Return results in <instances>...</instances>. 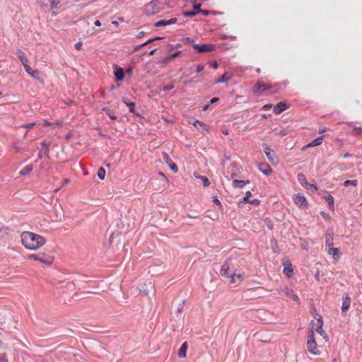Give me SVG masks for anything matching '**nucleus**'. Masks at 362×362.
I'll list each match as a JSON object with an SVG mask.
<instances>
[{"mask_svg": "<svg viewBox=\"0 0 362 362\" xmlns=\"http://www.w3.org/2000/svg\"><path fill=\"white\" fill-rule=\"evenodd\" d=\"M21 238L23 245L30 250H36L46 243L44 237L29 231L23 232Z\"/></svg>", "mask_w": 362, "mask_h": 362, "instance_id": "obj_1", "label": "nucleus"}, {"mask_svg": "<svg viewBox=\"0 0 362 362\" xmlns=\"http://www.w3.org/2000/svg\"><path fill=\"white\" fill-rule=\"evenodd\" d=\"M235 271L236 270H234L233 260L231 258H228L221 266L220 273L221 276L229 278V282L231 284H233L237 282V280H238V281H242L243 279V274H237Z\"/></svg>", "mask_w": 362, "mask_h": 362, "instance_id": "obj_2", "label": "nucleus"}, {"mask_svg": "<svg viewBox=\"0 0 362 362\" xmlns=\"http://www.w3.org/2000/svg\"><path fill=\"white\" fill-rule=\"evenodd\" d=\"M315 318L316 319L317 322H315L314 321H311L310 325L311 327H314V331L315 330L317 332H318L326 341H328V335L325 332V331L323 329V320L322 317L319 314H316V316H315Z\"/></svg>", "mask_w": 362, "mask_h": 362, "instance_id": "obj_3", "label": "nucleus"}, {"mask_svg": "<svg viewBox=\"0 0 362 362\" xmlns=\"http://www.w3.org/2000/svg\"><path fill=\"white\" fill-rule=\"evenodd\" d=\"M163 9V6L158 0H153L145 6V12L148 16L154 15Z\"/></svg>", "mask_w": 362, "mask_h": 362, "instance_id": "obj_4", "label": "nucleus"}, {"mask_svg": "<svg viewBox=\"0 0 362 362\" xmlns=\"http://www.w3.org/2000/svg\"><path fill=\"white\" fill-rule=\"evenodd\" d=\"M307 346L308 351L313 355H319L320 352L317 348V343L314 337V327H310L308 332L307 341Z\"/></svg>", "mask_w": 362, "mask_h": 362, "instance_id": "obj_5", "label": "nucleus"}, {"mask_svg": "<svg viewBox=\"0 0 362 362\" xmlns=\"http://www.w3.org/2000/svg\"><path fill=\"white\" fill-rule=\"evenodd\" d=\"M28 259H34L47 265L52 263V257L45 253L33 254L28 256Z\"/></svg>", "mask_w": 362, "mask_h": 362, "instance_id": "obj_6", "label": "nucleus"}, {"mask_svg": "<svg viewBox=\"0 0 362 362\" xmlns=\"http://www.w3.org/2000/svg\"><path fill=\"white\" fill-rule=\"evenodd\" d=\"M192 47L199 53L209 52L215 49V45L213 44H193Z\"/></svg>", "mask_w": 362, "mask_h": 362, "instance_id": "obj_7", "label": "nucleus"}, {"mask_svg": "<svg viewBox=\"0 0 362 362\" xmlns=\"http://www.w3.org/2000/svg\"><path fill=\"white\" fill-rule=\"evenodd\" d=\"M25 71L33 78L42 82L40 72L38 70H33L28 64L24 67Z\"/></svg>", "mask_w": 362, "mask_h": 362, "instance_id": "obj_8", "label": "nucleus"}, {"mask_svg": "<svg viewBox=\"0 0 362 362\" xmlns=\"http://www.w3.org/2000/svg\"><path fill=\"white\" fill-rule=\"evenodd\" d=\"M270 88V86L265 83H261L259 82H257L253 88V93L257 95H262L263 93L268 90Z\"/></svg>", "mask_w": 362, "mask_h": 362, "instance_id": "obj_9", "label": "nucleus"}, {"mask_svg": "<svg viewBox=\"0 0 362 362\" xmlns=\"http://www.w3.org/2000/svg\"><path fill=\"white\" fill-rule=\"evenodd\" d=\"M351 305V298L348 293L344 294L342 297V305H341V313L343 315L346 314V312L349 308Z\"/></svg>", "mask_w": 362, "mask_h": 362, "instance_id": "obj_10", "label": "nucleus"}, {"mask_svg": "<svg viewBox=\"0 0 362 362\" xmlns=\"http://www.w3.org/2000/svg\"><path fill=\"white\" fill-rule=\"evenodd\" d=\"M139 290L141 293H144V295H148L150 292L153 291V286L151 284V282L144 283L142 284H140L138 287Z\"/></svg>", "mask_w": 362, "mask_h": 362, "instance_id": "obj_11", "label": "nucleus"}, {"mask_svg": "<svg viewBox=\"0 0 362 362\" xmlns=\"http://www.w3.org/2000/svg\"><path fill=\"white\" fill-rule=\"evenodd\" d=\"M298 182L303 185L305 187H310V188L313 189L314 191H316L317 190V187L316 185H312V184H309L307 181V179L305 177V176L303 174H298Z\"/></svg>", "mask_w": 362, "mask_h": 362, "instance_id": "obj_12", "label": "nucleus"}, {"mask_svg": "<svg viewBox=\"0 0 362 362\" xmlns=\"http://www.w3.org/2000/svg\"><path fill=\"white\" fill-rule=\"evenodd\" d=\"M293 200L295 203L300 207L304 208L307 206V201L303 195H300V194H296L294 196Z\"/></svg>", "mask_w": 362, "mask_h": 362, "instance_id": "obj_13", "label": "nucleus"}, {"mask_svg": "<svg viewBox=\"0 0 362 362\" xmlns=\"http://www.w3.org/2000/svg\"><path fill=\"white\" fill-rule=\"evenodd\" d=\"M264 151L269 160H270L272 163H274L276 161V157L275 156V152L273 150L267 146L264 148Z\"/></svg>", "mask_w": 362, "mask_h": 362, "instance_id": "obj_14", "label": "nucleus"}, {"mask_svg": "<svg viewBox=\"0 0 362 362\" xmlns=\"http://www.w3.org/2000/svg\"><path fill=\"white\" fill-rule=\"evenodd\" d=\"M16 55H17L18 58L20 59V61L21 62V63L23 64L24 67H25V66L28 65V59L27 58L25 54L21 49H18L16 51Z\"/></svg>", "mask_w": 362, "mask_h": 362, "instance_id": "obj_15", "label": "nucleus"}, {"mask_svg": "<svg viewBox=\"0 0 362 362\" xmlns=\"http://www.w3.org/2000/svg\"><path fill=\"white\" fill-rule=\"evenodd\" d=\"M177 20L176 18H173L168 21L160 20V21H158L157 23H156L155 26L156 27H162V26H165L168 25L174 24L177 22Z\"/></svg>", "mask_w": 362, "mask_h": 362, "instance_id": "obj_16", "label": "nucleus"}, {"mask_svg": "<svg viewBox=\"0 0 362 362\" xmlns=\"http://www.w3.org/2000/svg\"><path fill=\"white\" fill-rule=\"evenodd\" d=\"M115 76L117 81H121L124 78V70L117 66H115L114 71Z\"/></svg>", "mask_w": 362, "mask_h": 362, "instance_id": "obj_17", "label": "nucleus"}, {"mask_svg": "<svg viewBox=\"0 0 362 362\" xmlns=\"http://www.w3.org/2000/svg\"><path fill=\"white\" fill-rule=\"evenodd\" d=\"M322 140H323V136H320L315 139L314 140H313L311 142H310L307 145H305L303 147V149H305L307 148L314 147V146H319L320 144H322Z\"/></svg>", "mask_w": 362, "mask_h": 362, "instance_id": "obj_18", "label": "nucleus"}, {"mask_svg": "<svg viewBox=\"0 0 362 362\" xmlns=\"http://www.w3.org/2000/svg\"><path fill=\"white\" fill-rule=\"evenodd\" d=\"M258 169L264 175H269L272 173V168L267 163H260L258 165Z\"/></svg>", "mask_w": 362, "mask_h": 362, "instance_id": "obj_19", "label": "nucleus"}, {"mask_svg": "<svg viewBox=\"0 0 362 362\" xmlns=\"http://www.w3.org/2000/svg\"><path fill=\"white\" fill-rule=\"evenodd\" d=\"M283 291L286 297L292 298L295 301H298L299 298L295 293H293V290L288 288H285Z\"/></svg>", "mask_w": 362, "mask_h": 362, "instance_id": "obj_20", "label": "nucleus"}, {"mask_svg": "<svg viewBox=\"0 0 362 362\" xmlns=\"http://www.w3.org/2000/svg\"><path fill=\"white\" fill-rule=\"evenodd\" d=\"M287 108V106L285 103L280 102L277 103L274 107V112L276 114H280L284 110H285Z\"/></svg>", "mask_w": 362, "mask_h": 362, "instance_id": "obj_21", "label": "nucleus"}, {"mask_svg": "<svg viewBox=\"0 0 362 362\" xmlns=\"http://www.w3.org/2000/svg\"><path fill=\"white\" fill-rule=\"evenodd\" d=\"M187 347H188V345H187V341L184 342L182 344V346L180 348L179 351H178L179 357H180V358H185L186 357V352H187Z\"/></svg>", "mask_w": 362, "mask_h": 362, "instance_id": "obj_22", "label": "nucleus"}, {"mask_svg": "<svg viewBox=\"0 0 362 362\" xmlns=\"http://www.w3.org/2000/svg\"><path fill=\"white\" fill-rule=\"evenodd\" d=\"M230 78H231V74L228 72H225L222 75L221 77H220L219 78L217 79V81H216V83L227 82L228 81L230 80Z\"/></svg>", "mask_w": 362, "mask_h": 362, "instance_id": "obj_23", "label": "nucleus"}, {"mask_svg": "<svg viewBox=\"0 0 362 362\" xmlns=\"http://www.w3.org/2000/svg\"><path fill=\"white\" fill-rule=\"evenodd\" d=\"M250 182L248 180H235L233 182V187L235 188H243L246 184H248Z\"/></svg>", "mask_w": 362, "mask_h": 362, "instance_id": "obj_24", "label": "nucleus"}, {"mask_svg": "<svg viewBox=\"0 0 362 362\" xmlns=\"http://www.w3.org/2000/svg\"><path fill=\"white\" fill-rule=\"evenodd\" d=\"M283 273L284 275H286L288 277H290L293 274V269L291 267V264L290 262L288 263V264L285 265Z\"/></svg>", "mask_w": 362, "mask_h": 362, "instance_id": "obj_25", "label": "nucleus"}, {"mask_svg": "<svg viewBox=\"0 0 362 362\" xmlns=\"http://www.w3.org/2000/svg\"><path fill=\"white\" fill-rule=\"evenodd\" d=\"M33 170V165H27L26 167H25L24 168H23V169L20 171V175H28L29 173H30Z\"/></svg>", "mask_w": 362, "mask_h": 362, "instance_id": "obj_26", "label": "nucleus"}, {"mask_svg": "<svg viewBox=\"0 0 362 362\" xmlns=\"http://www.w3.org/2000/svg\"><path fill=\"white\" fill-rule=\"evenodd\" d=\"M325 199L327 202L329 207L333 209H334V197L328 194L327 195L325 196Z\"/></svg>", "mask_w": 362, "mask_h": 362, "instance_id": "obj_27", "label": "nucleus"}, {"mask_svg": "<svg viewBox=\"0 0 362 362\" xmlns=\"http://www.w3.org/2000/svg\"><path fill=\"white\" fill-rule=\"evenodd\" d=\"M252 194L250 191H247L246 193H245V197H243V200H240L238 202V206H240V204L243 203V202H250V197H251Z\"/></svg>", "mask_w": 362, "mask_h": 362, "instance_id": "obj_28", "label": "nucleus"}, {"mask_svg": "<svg viewBox=\"0 0 362 362\" xmlns=\"http://www.w3.org/2000/svg\"><path fill=\"white\" fill-rule=\"evenodd\" d=\"M195 177L197 178L200 179L202 181L203 185H204V186L205 187L209 186L210 182H209V179L206 176H203V175L197 176V175H195Z\"/></svg>", "mask_w": 362, "mask_h": 362, "instance_id": "obj_29", "label": "nucleus"}, {"mask_svg": "<svg viewBox=\"0 0 362 362\" xmlns=\"http://www.w3.org/2000/svg\"><path fill=\"white\" fill-rule=\"evenodd\" d=\"M193 125L196 127L197 129L202 128V129H206V126L205 124H204L202 122L199 120H195L193 122Z\"/></svg>", "mask_w": 362, "mask_h": 362, "instance_id": "obj_30", "label": "nucleus"}, {"mask_svg": "<svg viewBox=\"0 0 362 362\" xmlns=\"http://www.w3.org/2000/svg\"><path fill=\"white\" fill-rule=\"evenodd\" d=\"M358 184V181L356 180H346L344 181V182L343 183V185L344 187H348L349 185H352V186H356Z\"/></svg>", "mask_w": 362, "mask_h": 362, "instance_id": "obj_31", "label": "nucleus"}, {"mask_svg": "<svg viewBox=\"0 0 362 362\" xmlns=\"http://www.w3.org/2000/svg\"><path fill=\"white\" fill-rule=\"evenodd\" d=\"M103 110L105 112V113L110 117L111 119L115 120L117 119V117L112 114L110 108L104 107Z\"/></svg>", "mask_w": 362, "mask_h": 362, "instance_id": "obj_32", "label": "nucleus"}, {"mask_svg": "<svg viewBox=\"0 0 362 362\" xmlns=\"http://www.w3.org/2000/svg\"><path fill=\"white\" fill-rule=\"evenodd\" d=\"M105 176V170L103 168H100L98 170V177L100 180H103Z\"/></svg>", "mask_w": 362, "mask_h": 362, "instance_id": "obj_33", "label": "nucleus"}, {"mask_svg": "<svg viewBox=\"0 0 362 362\" xmlns=\"http://www.w3.org/2000/svg\"><path fill=\"white\" fill-rule=\"evenodd\" d=\"M328 253L332 255H338L339 253V250L336 247H330L329 249Z\"/></svg>", "mask_w": 362, "mask_h": 362, "instance_id": "obj_34", "label": "nucleus"}, {"mask_svg": "<svg viewBox=\"0 0 362 362\" xmlns=\"http://www.w3.org/2000/svg\"><path fill=\"white\" fill-rule=\"evenodd\" d=\"M49 154V149L45 148V151H40L38 153V158L42 159L44 156H47Z\"/></svg>", "mask_w": 362, "mask_h": 362, "instance_id": "obj_35", "label": "nucleus"}, {"mask_svg": "<svg viewBox=\"0 0 362 362\" xmlns=\"http://www.w3.org/2000/svg\"><path fill=\"white\" fill-rule=\"evenodd\" d=\"M162 155H163V159L165 160V162L166 163L170 165V163H173L171 158H170V156L166 153L163 152L162 153Z\"/></svg>", "mask_w": 362, "mask_h": 362, "instance_id": "obj_36", "label": "nucleus"}, {"mask_svg": "<svg viewBox=\"0 0 362 362\" xmlns=\"http://www.w3.org/2000/svg\"><path fill=\"white\" fill-rule=\"evenodd\" d=\"M183 14L185 17H194L197 14V11H186Z\"/></svg>", "mask_w": 362, "mask_h": 362, "instance_id": "obj_37", "label": "nucleus"}, {"mask_svg": "<svg viewBox=\"0 0 362 362\" xmlns=\"http://www.w3.org/2000/svg\"><path fill=\"white\" fill-rule=\"evenodd\" d=\"M353 134L359 135L362 134V129L361 127H354L352 130Z\"/></svg>", "mask_w": 362, "mask_h": 362, "instance_id": "obj_38", "label": "nucleus"}, {"mask_svg": "<svg viewBox=\"0 0 362 362\" xmlns=\"http://www.w3.org/2000/svg\"><path fill=\"white\" fill-rule=\"evenodd\" d=\"M170 168L174 172V173H177L178 169H177V167L175 163H170V165H168Z\"/></svg>", "mask_w": 362, "mask_h": 362, "instance_id": "obj_39", "label": "nucleus"}, {"mask_svg": "<svg viewBox=\"0 0 362 362\" xmlns=\"http://www.w3.org/2000/svg\"><path fill=\"white\" fill-rule=\"evenodd\" d=\"M160 39H162V37H156L154 38L149 39L146 42H144V45H148V44H149V43H151V42H153L155 40H160Z\"/></svg>", "mask_w": 362, "mask_h": 362, "instance_id": "obj_40", "label": "nucleus"}, {"mask_svg": "<svg viewBox=\"0 0 362 362\" xmlns=\"http://www.w3.org/2000/svg\"><path fill=\"white\" fill-rule=\"evenodd\" d=\"M174 88L173 84H170L168 86H165L162 88V90L164 91L170 90Z\"/></svg>", "mask_w": 362, "mask_h": 362, "instance_id": "obj_41", "label": "nucleus"}, {"mask_svg": "<svg viewBox=\"0 0 362 362\" xmlns=\"http://www.w3.org/2000/svg\"><path fill=\"white\" fill-rule=\"evenodd\" d=\"M127 105L129 107V111L131 112H134V103L129 102V103H127Z\"/></svg>", "mask_w": 362, "mask_h": 362, "instance_id": "obj_42", "label": "nucleus"}, {"mask_svg": "<svg viewBox=\"0 0 362 362\" xmlns=\"http://www.w3.org/2000/svg\"><path fill=\"white\" fill-rule=\"evenodd\" d=\"M173 59L171 58V54H169L168 56L165 57L163 59V62L165 63V64H167L168 62H170L171 60H173Z\"/></svg>", "mask_w": 362, "mask_h": 362, "instance_id": "obj_43", "label": "nucleus"}, {"mask_svg": "<svg viewBox=\"0 0 362 362\" xmlns=\"http://www.w3.org/2000/svg\"><path fill=\"white\" fill-rule=\"evenodd\" d=\"M144 46H145V45H144V43H142L141 45H136V46L134 47L133 52H137L138 50H139Z\"/></svg>", "mask_w": 362, "mask_h": 362, "instance_id": "obj_44", "label": "nucleus"}, {"mask_svg": "<svg viewBox=\"0 0 362 362\" xmlns=\"http://www.w3.org/2000/svg\"><path fill=\"white\" fill-rule=\"evenodd\" d=\"M202 13L204 16H206L209 14V11H205V10H202V9H199L198 11H197V13Z\"/></svg>", "mask_w": 362, "mask_h": 362, "instance_id": "obj_45", "label": "nucleus"}, {"mask_svg": "<svg viewBox=\"0 0 362 362\" xmlns=\"http://www.w3.org/2000/svg\"><path fill=\"white\" fill-rule=\"evenodd\" d=\"M204 66H203V65H201V64H200V65H198V66H197L196 71H197V73H199V72H201V71H202L204 70Z\"/></svg>", "mask_w": 362, "mask_h": 362, "instance_id": "obj_46", "label": "nucleus"}, {"mask_svg": "<svg viewBox=\"0 0 362 362\" xmlns=\"http://www.w3.org/2000/svg\"><path fill=\"white\" fill-rule=\"evenodd\" d=\"M81 47H82V42H78L75 44V48L78 50H80L81 49Z\"/></svg>", "mask_w": 362, "mask_h": 362, "instance_id": "obj_47", "label": "nucleus"}, {"mask_svg": "<svg viewBox=\"0 0 362 362\" xmlns=\"http://www.w3.org/2000/svg\"><path fill=\"white\" fill-rule=\"evenodd\" d=\"M247 203H250L251 204H259V201L257 199H250V202H248Z\"/></svg>", "mask_w": 362, "mask_h": 362, "instance_id": "obj_48", "label": "nucleus"}, {"mask_svg": "<svg viewBox=\"0 0 362 362\" xmlns=\"http://www.w3.org/2000/svg\"><path fill=\"white\" fill-rule=\"evenodd\" d=\"M180 53H181V52L178 51V52H175L173 54H171V58L174 59V58L178 57L180 54Z\"/></svg>", "mask_w": 362, "mask_h": 362, "instance_id": "obj_49", "label": "nucleus"}, {"mask_svg": "<svg viewBox=\"0 0 362 362\" xmlns=\"http://www.w3.org/2000/svg\"><path fill=\"white\" fill-rule=\"evenodd\" d=\"M200 6H201V5L199 4H194L193 7H194V9L196 10L195 11H198L199 9H201Z\"/></svg>", "mask_w": 362, "mask_h": 362, "instance_id": "obj_50", "label": "nucleus"}, {"mask_svg": "<svg viewBox=\"0 0 362 362\" xmlns=\"http://www.w3.org/2000/svg\"><path fill=\"white\" fill-rule=\"evenodd\" d=\"M272 107V105H270V104H267V105H264L263 106V109H264V110H267L270 109Z\"/></svg>", "mask_w": 362, "mask_h": 362, "instance_id": "obj_51", "label": "nucleus"}, {"mask_svg": "<svg viewBox=\"0 0 362 362\" xmlns=\"http://www.w3.org/2000/svg\"><path fill=\"white\" fill-rule=\"evenodd\" d=\"M211 67H213L214 69H217L218 68V64L216 62H213L211 64Z\"/></svg>", "mask_w": 362, "mask_h": 362, "instance_id": "obj_52", "label": "nucleus"}, {"mask_svg": "<svg viewBox=\"0 0 362 362\" xmlns=\"http://www.w3.org/2000/svg\"><path fill=\"white\" fill-rule=\"evenodd\" d=\"M213 201L214 203H216V204L218 205H220L221 206V202L220 201L218 200V199L217 197H214L213 199Z\"/></svg>", "mask_w": 362, "mask_h": 362, "instance_id": "obj_53", "label": "nucleus"}, {"mask_svg": "<svg viewBox=\"0 0 362 362\" xmlns=\"http://www.w3.org/2000/svg\"><path fill=\"white\" fill-rule=\"evenodd\" d=\"M185 41H186L189 44L192 43L194 42V40L192 38H190V37H186L185 39Z\"/></svg>", "mask_w": 362, "mask_h": 362, "instance_id": "obj_54", "label": "nucleus"}, {"mask_svg": "<svg viewBox=\"0 0 362 362\" xmlns=\"http://www.w3.org/2000/svg\"><path fill=\"white\" fill-rule=\"evenodd\" d=\"M70 182V180L66 178V179H64L63 181H62V186H64V185H66L67 183H69Z\"/></svg>", "mask_w": 362, "mask_h": 362, "instance_id": "obj_55", "label": "nucleus"}, {"mask_svg": "<svg viewBox=\"0 0 362 362\" xmlns=\"http://www.w3.org/2000/svg\"><path fill=\"white\" fill-rule=\"evenodd\" d=\"M34 125H35V123H29V124H25V127H26V128L30 129V128H32Z\"/></svg>", "mask_w": 362, "mask_h": 362, "instance_id": "obj_56", "label": "nucleus"}, {"mask_svg": "<svg viewBox=\"0 0 362 362\" xmlns=\"http://www.w3.org/2000/svg\"><path fill=\"white\" fill-rule=\"evenodd\" d=\"M94 25H95V26H97V27H99V26H100V25H101V23H100V21L97 20V21H95Z\"/></svg>", "mask_w": 362, "mask_h": 362, "instance_id": "obj_57", "label": "nucleus"}, {"mask_svg": "<svg viewBox=\"0 0 362 362\" xmlns=\"http://www.w3.org/2000/svg\"><path fill=\"white\" fill-rule=\"evenodd\" d=\"M218 100V98H213L211 100V104L217 102Z\"/></svg>", "mask_w": 362, "mask_h": 362, "instance_id": "obj_58", "label": "nucleus"}, {"mask_svg": "<svg viewBox=\"0 0 362 362\" xmlns=\"http://www.w3.org/2000/svg\"><path fill=\"white\" fill-rule=\"evenodd\" d=\"M156 51V49H154L150 51L149 52H148V54L150 56L153 55L155 54Z\"/></svg>", "mask_w": 362, "mask_h": 362, "instance_id": "obj_59", "label": "nucleus"}, {"mask_svg": "<svg viewBox=\"0 0 362 362\" xmlns=\"http://www.w3.org/2000/svg\"><path fill=\"white\" fill-rule=\"evenodd\" d=\"M144 31H141L138 35H137V37L138 38H140L142 36H144Z\"/></svg>", "mask_w": 362, "mask_h": 362, "instance_id": "obj_60", "label": "nucleus"}, {"mask_svg": "<svg viewBox=\"0 0 362 362\" xmlns=\"http://www.w3.org/2000/svg\"><path fill=\"white\" fill-rule=\"evenodd\" d=\"M42 146H45V148H48L49 144H47L46 141H43L42 143Z\"/></svg>", "mask_w": 362, "mask_h": 362, "instance_id": "obj_61", "label": "nucleus"}, {"mask_svg": "<svg viewBox=\"0 0 362 362\" xmlns=\"http://www.w3.org/2000/svg\"><path fill=\"white\" fill-rule=\"evenodd\" d=\"M57 3L55 4V2L54 1H52L51 2V7L53 8H56L57 7Z\"/></svg>", "mask_w": 362, "mask_h": 362, "instance_id": "obj_62", "label": "nucleus"}, {"mask_svg": "<svg viewBox=\"0 0 362 362\" xmlns=\"http://www.w3.org/2000/svg\"><path fill=\"white\" fill-rule=\"evenodd\" d=\"M209 104H207V105H204L203 107V110L204 111L206 110L209 108Z\"/></svg>", "mask_w": 362, "mask_h": 362, "instance_id": "obj_63", "label": "nucleus"}, {"mask_svg": "<svg viewBox=\"0 0 362 362\" xmlns=\"http://www.w3.org/2000/svg\"><path fill=\"white\" fill-rule=\"evenodd\" d=\"M122 101H123V103H125L126 105H127V103H129V102H127V98H122Z\"/></svg>", "mask_w": 362, "mask_h": 362, "instance_id": "obj_64", "label": "nucleus"}]
</instances>
